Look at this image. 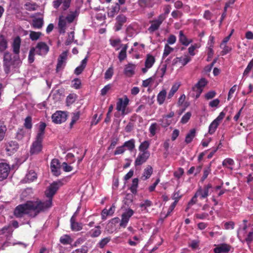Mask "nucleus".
Here are the masks:
<instances>
[{
	"mask_svg": "<svg viewBox=\"0 0 253 253\" xmlns=\"http://www.w3.org/2000/svg\"><path fill=\"white\" fill-rule=\"evenodd\" d=\"M21 45V39L19 37H16L13 40L12 44V51L14 56L8 52H5L3 55V68L6 74L10 73L11 67L16 68L21 63L19 57L20 48Z\"/></svg>",
	"mask_w": 253,
	"mask_h": 253,
	"instance_id": "f257e3e1",
	"label": "nucleus"
},
{
	"mask_svg": "<svg viewBox=\"0 0 253 253\" xmlns=\"http://www.w3.org/2000/svg\"><path fill=\"white\" fill-rule=\"evenodd\" d=\"M43 211V209L37 201H28L25 204L19 205L16 207L14 211V215L17 218H21L25 214L31 217H35L40 212Z\"/></svg>",
	"mask_w": 253,
	"mask_h": 253,
	"instance_id": "f03ea898",
	"label": "nucleus"
},
{
	"mask_svg": "<svg viewBox=\"0 0 253 253\" xmlns=\"http://www.w3.org/2000/svg\"><path fill=\"white\" fill-rule=\"evenodd\" d=\"M62 185V183L60 181L53 182L49 186L45 192V195L47 198V200L44 201L37 200L38 203L40 204V206L43 209V211L51 207L52 197Z\"/></svg>",
	"mask_w": 253,
	"mask_h": 253,
	"instance_id": "7ed1b4c3",
	"label": "nucleus"
},
{
	"mask_svg": "<svg viewBox=\"0 0 253 253\" xmlns=\"http://www.w3.org/2000/svg\"><path fill=\"white\" fill-rule=\"evenodd\" d=\"M49 47L45 42H39L35 47L31 48L30 50L28 56L29 62L32 63L34 61L35 54L40 56H45L49 51Z\"/></svg>",
	"mask_w": 253,
	"mask_h": 253,
	"instance_id": "20e7f679",
	"label": "nucleus"
},
{
	"mask_svg": "<svg viewBox=\"0 0 253 253\" xmlns=\"http://www.w3.org/2000/svg\"><path fill=\"white\" fill-rule=\"evenodd\" d=\"M77 16L78 14L76 11H70L66 16L63 15L60 16L59 17L58 26L60 31H62L63 33H64L67 24L73 22Z\"/></svg>",
	"mask_w": 253,
	"mask_h": 253,
	"instance_id": "39448f33",
	"label": "nucleus"
},
{
	"mask_svg": "<svg viewBox=\"0 0 253 253\" xmlns=\"http://www.w3.org/2000/svg\"><path fill=\"white\" fill-rule=\"evenodd\" d=\"M191 60V58L188 55L185 54L180 57H177L173 59L172 66H179L180 67H183L188 64Z\"/></svg>",
	"mask_w": 253,
	"mask_h": 253,
	"instance_id": "423d86ee",
	"label": "nucleus"
},
{
	"mask_svg": "<svg viewBox=\"0 0 253 253\" xmlns=\"http://www.w3.org/2000/svg\"><path fill=\"white\" fill-rule=\"evenodd\" d=\"M212 188L211 183L204 185L203 187H199L196 192V195L201 199H204L208 197L209 195L210 189Z\"/></svg>",
	"mask_w": 253,
	"mask_h": 253,
	"instance_id": "0eeeda50",
	"label": "nucleus"
},
{
	"mask_svg": "<svg viewBox=\"0 0 253 253\" xmlns=\"http://www.w3.org/2000/svg\"><path fill=\"white\" fill-rule=\"evenodd\" d=\"M207 83L208 81L206 79L202 78L193 87V90L196 92V94L195 95L196 98H198L199 97L203 90L204 87L207 85Z\"/></svg>",
	"mask_w": 253,
	"mask_h": 253,
	"instance_id": "6e6552de",
	"label": "nucleus"
},
{
	"mask_svg": "<svg viewBox=\"0 0 253 253\" xmlns=\"http://www.w3.org/2000/svg\"><path fill=\"white\" fill-rule=\"evenodd\" d=\"M134 211L128 209L122 214V218L120 223V227L125 228L129 221L130 218L133 215Z\"/></svg>",
	"mask_w": 253,
	"mask_h": 253,
	"instance_id": "1a4fd4ad",
	"label": "nucleus"
},
{
	"mask_svg": "<svg viewBox=\"0 0 253 253\" xmlns=\"http://www.w3.org/2000/svg\"><path fill=\"white\" fill-rule=\"evenodd\" d=\"M80 209V207H79L70 219L71 228L74 231H79L83 228L82 223L76 221V217Z\"/></svg>",
	"mask_w": 253,
	"mask_h": 253,
	"instance_id": "9d476101",
	"label": "nucleus"
},
{
	"mask_svg": "<svg viewBox=\"0 0 253 253\" xmlns=\"http://www.w3.org/2000/svg\"><path fill=\"white\" fill-rule=\"evenodd\" d=\"M129 99L125 95L124 98H119L117 103L116 109L118 111H121L122 115H125L126 108L128 104Z\"/></svg>",
	"mask_w": 253,
	"mask_h": 253,
	"instance_id": "9b49d317",
	"label": "nucleus"
},
{
	"mask_svg": "<svg viewBox=\"0 0 253 253\" xmlns=\"http://www.w3.org/2000/svg\"><path fill=\"white\" fill-rule=\"evenodd\" d=\"M67 119L66 113L58 111H56L52 115L53 122L57 124H60L64 122Z\"/></svg>",
	"mask_w": 253,
	"mask_h": 253,
	"instance_id": "f8f14e48",
	"label": "nucleus"
},
{
	"mask_svg": "<svg viewBox=\"0 0 253 253\" xmlns=\"http://www.w3.org/2000/svg\"><path fill=\"white\" fill-rule=\"evenodd\" d=\"M43 139H38L36 138V140L33 142L30 148V153L31 154H37L40 153L42 149V142Z\"/></svg>",
	"mask_w": 253,
	"mask_h": 253,
	"instance_id": "ddd939ff",
	"label": "nucleus"
},
{
	"mask_svg": "<svg viewBox=\"0 0 253 253\" xmlns=\"http://www.w3.org/2000/svg\"><path fill=\"white\" fill-rule=\"evenodd\" d=\"M150 156V152H139L135 161V166H140L145 163Z\"/></svg>",
	"mask_w": 253,
	"mask_h": 253,
	"instance_id": "4468645a",
	"label": "nucleus"
},
{
	"mask_svg": "<svg viewBox=\"0 0 253 253\" xmlns=\"http://www.w3.org/2000/svg\"><path fill=\"white\" fill-rule=\"evenodd\" d=\"M164 20L163 17L159 15L157 18L151 21L150 22L151 25L148 28L149 32L153 33L158 30Z\"/></svg>",
	"mask_w": 253,
	"mask_h": 253,
	"instance_id": "2eb2a0df",
	"label": "nucleus"
},
{
	"mask_svg": "<svg viewBox=\"0 0 253 253\" xmlns=\"http://www.w3.org/2000/svg\"><path fill=\"white\" fill-rule=\"evenodd\" d=\"M67 54L66 52H62L58 58L57 64L56 66V71L59 72L63 69L65 66Z\"/></svg>",
	"mask_w": 253,
	"mask_h": 253,
	"instance_id": "dca6fc26",
	"label": "nucleus"
},
{
	"mask_svg": "<svg viewBox=\"0 0 253 253\" xmlns=\"http://www.w3.org/2000/svg\"><path fill=\"white\" fill-rule=\"evenodd\" d=\"M173 112H170L169 114L163 116V118L159 120L161 125L163 127L168 126L172 123V118L174 116Z\"/></svg>",
	"mask_w": 253,
	"mask_h": 253,
	"instance_id": "f3484780",
	"label": "nucleus"
},
{
	"mask_svg": "<svg viewBox=\"0 0 253 253\" xmlns=\"http://www.w3.org/2000/svg\"><path fill=\"white\" fill-rule=\"evenodd\" d=\"M60 168L61 166L58 159H54L51 161L50 169L53 175L57 176L60 174Z\"/></svg>",
	"mask_w": 253,
	"mask_h": 253,
	"instance_id": "a211bd4d",
	"label": "nucleus"
},
{
	"mask_svg": "<svg viewBox=\"0 0 253 253\" xmlns=\"http://www.w3.org/2000/svg\"><path fill=\"white\" fill-rule=\"evenodd\" d=\"M155 62V57L151 54H147L145 61V67L142 69V72L146 73L148 70L153 66Z\"/></svg>",
	"mask_w": 253,
	"mask_h": 253,
	"instance_id": "6ab92c4d",
	"label": "nucleus"
},
{
	"mask_svg": "<svg viewBox=\"0 0 253 253\" xmlns=\"http://www.w3.org/2000/svg\"><path fill=\"white\" fill-rule=\"evenodd\" d=\"M9 167L5 163L0 164V181L7 178L9 171Z\"/></svg>",
	"mask_w": 253,
	"mask_h": 253,
	"instance_id": "aec40b11",
	"label": "nucleus"
},
{
	"mask_svg": "<svg viewBox=\"0 0 253 253\" xmlns=\"http://www.w3.org/2000/svg\"><path fill=\"white\" fill-rule=\"evenodd\" d=\"M136 65L133 63H129L125 65L124 68V74L128 77H131L135 74Z\"/></svg>",
	"mask_w": 253,
	"mask_h": 253,
	"instance_id": "412c9836",
	"label": "nucleus"
},
{
	"mask_svg": "<svg viewBox=\"0 0 253 253\" xmlns=\"http://www.w3.org/2000/svg\"><path fill=\"white\" fill-rule=\"evenodd\" d=\"M18 148V144L15 141H10L6 144V150L10 155L14 153Z\"/></svg>",
	"mask_w": 253,
	"mask_h": 253,
	"instance_id": "4be33fe9",
	"label": "nucleus"
},
{
	"mask_svg": "<svg viewBox=\"0 0 253 253\" xmlns=\"http://www.w3.org/2000/svg\"><path fill=\"white\" fill-rule=\"evenodd\" d=\"M102 233L101 228L100 226H96L94 228L91 229L86 233V236L91 238H97L99 237Z\"/></svg>",
	"mask_w": 253,
	"mask_h": 253,
	"instance_id": "5701e85b",
	"label": "nucleus"
},
{
	"mask_svg": "<svg viewBox=\"0 0 253 253\" xmlns=\"http://www.w3.org/2000/svg\"><path fill=\"white\" fill-rule=\"evenodd\" d=\"M231 246L227 244H221L218 245L213 250L214 253H226L230 251Z\"/></svg>",
	"mask_w": 253,
	"mask_h": 253,
	"instance_id": "b1692460",
	"label": "nucleus"
},
{
	"mask_svg": "<svg viewBox=\"0 0 253 253\" xmlns=\"http://www.w3.org/2000/svg\"><path fill=\"white\" fill-rule=\"evenodd\" d=\"M179 41L184 46H188L190 43L192 42L193 40L191 39H188L184 34L182 31H180L179 32Z\"/></svg>",
	"mask_w": 253,
	"mask_h": 253,
	"instance_id": "393cba45",
	"label": "nucleus"
},
{
	"mask_svg": "<svg viewBox=\"0 0 253 253\" xmlns=\"http://www.w3.org/2000/svg\"><path fill=\"white\" fill-rule=\"evenodd\" d=\"M214 44V38L213 36H210L208 42V56L209 58H211L213 55V50L212 48Z\"/></svg>",
	"mask_w": 253,
	"mask_h": 253,
	"instance_id": "a878e982",
	"label": "nucleus"
},
{
	"mask_svg": "<svg viewBox=\"0 0 253 253\" xmlns=\"http://www.w3.org/2000/svg\"><path fill=\"white\" fill-rule=\"evenodd\" d=\"M115 210V206L113 205L111 208L107 210L106 209H104L102 211L101 213V217L102 219L105 220L106 219L107 216L108 215H112L114 213Z\"/></svg>",
	"mask_w": 253,
	"mask_h": 253,
	"instance_id": "bb28decb",
	"label": "nucleus"
},
{
	"mask_svg": "<svg viewBox=\"0 0 253 253\" xmlns=\"http://www.w3.org/2000/svg\"><path fill=\"white\" fill-rule=\"evenodd\" d=\"M234 164V160L231 158H226L222 162V166L230 170H233Z\"/></svg>",
	"mask_w": 253,
	"mask_h": 253,
	"instance_id": "cd10ccee",
	"label": "nucleus"
},
{
	"mask_svg": "<svg viewBox=\"0 0 253 253\" xmlns=\"http://www.w3.org/2000/svg\"><path fill=\"white\" fill-rule=\"evenodd\" d=\"M46 126L45 123L41 122L40 123L39 130L36 136V137H38V139H43Z\"/></svg>",
	"mask_w": 253,
	"mask_h": 253,
	"instance_id": "c85d7f7f",
	"label": "nucleus"
},
{
	"mask_svg": "<svg viewBox=\"0 0 253 253\" xmlns=\"http://www.w3.org/2000/svg\"><path fill=\"white\" fill-rule=\"evenodd\" d=\"M32 26L35 29H40L42 28L43 25V20L42 18H37L33 20Z\"/></svg>",
	"mask_w": 253,
	"mask_h": 253,
	"instance_id": "c756f323",
	"label": "nucleus"
},
{
	"mask_svg": "<svg viewBox=\"0 0 253 253\" xmlns=\"http://www.w3.org/2000/svg\"><path fill=\"white\" fill-rule=\"evenodd\" d=\"M37 178L36 173L33 170H30L26 174L25 180L27 182H31L36 180Z\"/></svg>",
	"mask_w": 253,
	"mask_h": 253,
	"instance_id": "7c9ffc66",
	"label": "nucleus"
},
{
	"mask_svg": "<svg viewBox=\"0 0 253 253\" xmlns=\"http://www.w3.org/2000/svg\"><path fill=\"white\" fill-rule=\"evenodd\" d=\"M153 172V169L151 166H147V167L144 169L142 178L145 180L149 178L152 175Z\"/></svg>",
	"mask_w": 253,
	"mask_h": 253,
	"instance_id": "2f4dec72",
	"label": "nucleus"
},
{
	"mask_svg": "<svg viewBox=\"0 0 253 253\" xmlns=\"http://www.w3.org/2000/svg\"><path fill=\"white\" fill-rule=\"evenodd\" d=\"M150 142L149 141L145 140L141 143L138 147V150L140 152H150L148 149L150 146Z\"/></svg>",
	"mask_w": 253,
	"mask_h": 253,
	"instance_id": "473e14b6",
	"label": "nucleus"
},
{
	"mask_svg": "<svg viewBox=\"0 0 253 253\" xmlns=\"http://www.w3.org/2000/svg\"><path fill=\"white\" fill-rule=\"evenodd\" d=\"M167 96V91L163 89L161 90L157 95V101L160 105L164 103Z\"/></svg>",
	"mask_w": 253,
	"mask_h": 253,
	"instance_id": "72a5a7b5",
	"label": "nucleus"
},
{
	"mask_svg": "<svg viewBox=\"0 0 253 253\" xmlns=\"http://www.w3.org/2000/svg\"><path fill=\"white\" fill-rule=\"evenodd\" d=\"M7 48V40L3 35H0V52H3Z\"/></svg>",
	"mask_w": 253,
	"mask_h": 253,
	"instance_id": "f704fd0d",
	"label": "nucleus"
},
{
	"mask_svg": "<svg viewBox=\"0 0 253 253\" xmlns=\"http://www.w3.org/2000/svg\"><path fill=\"white\" fill-rule=\"evenodd\" d=\"M196 131L194 129H192L187 134L185 139V142L187 144H189L192 142L195 136Z\"/></svg>",
	"mask_w": 253,
	"mask_h": 253,
	"instance_id": "c9c22d12",
	"label": "nucleus"
},
{
	"mask_svg": "<svg viewBox=\"0 0 253 253\" xmlns=\"http://www.w3.org/2000/svg\"><path fill=\"white\" fill-rule=\"evenodd\" d=\"M12 232L13 231L9 226H4L0 230V235L5 234V236L8 238L11 236Z\"/></svg>",
	"mask_w": 253,
	"mask_h": 253,
	"instance_id": "e433bc0d",
	"label": "nucleus"
},
{
	"mask_svg": "<svg viewBox=\"0 0 253 253\" xmlns=\"http://www.w3.org/2000/svg\"><path fill=\"white\" fill-rule=\"evenodd\" d=\"M123 146L125 148L126 147L128 150L131 151L135 147V140L131 139L128 141H126L124 143Z\"/></svg>",
	"mask_w": 253,
	"mask_h": 253,
	"instance_id": "4c0bfd02",
	"label": "nucleus"
},
{
	"mask_svg": "<svg viewBox=\"0 0 253 253\" xmlns=\"http://www.w3.org/2000/svg\"><path fill=\"white\" fill-rule=\"evenodd\" d=\"M173 51V48L170 47L169 45H168V44H166L164 47V50L163 54V58H165Z\"/></svg>",
	"mask_w": 253,
	"mask_h": 253,
	"instance_id": "58836bf2",
	"label": "nucleus"
},
{
	"mask_svg": "<svg viewBox=\"0 0 253 253\" xmlns=\"http://www.w3.org/2000/svg\"><path fill=\"white\" fill-rule=\"evenodd\" d=\"M219 125V124H218V123L213 121L209 126V133L210 134H212L214 133Z\"/></svg>",
	"mask_w": 253,
	"mask_h": 253,
	"instance_id": "ea45409f",
	"label": "nucleus"
},
{
	"mask_svg": "<svg viewBox=\"0 0 253 253\" xmlns=\"http://www.w3.org/2000/svg\"><path fill=\"white\" fill-rule=\"evenodd\" d=\"M158 125L156 123H153L150 125V126L149 128V131L150 133V136H151V137L154 136L156 134V131L158 129Z\"/></svg>",
	"mask_w": 253,
	"mask_h": 253,
	"instance_id": "a19ab883",
	"label": "nucleus"
},
{
	"mask_svg": "<svg viewBox=\"0 0 253 253\" xmlns=\"http://www.w3.org/2000/svg\"><path fill=\"white\" fill-rule=\"evenodd\" d=\"M179 84H173L169 94H168V98L169 99H170L173 96V95L174 94V93L177 91V90L179 88Z\"/></svg>",
	"mask_w": 253,
	"mask_h": 253,
	"instance_id": "79ce46f5",
	"label": "nucleus"
},
{
	"mask_svg": "<svg viewBox=\"0 0 253 253\" xmlns=\"http://www.w3.org/2000/svg\"><path fill=\"white\" fill-rule=\"evenodd\" d=\"M114 74V70L113 66L110 67L106 71L104 75V79L108 80L111 79Z\"/></svg>",
	"mask_w": 253,
	"mask_h": 253,
	"instance_id": "37998d69",
	"label": "nucleus"
},
{
	"mask_svg": "<svg viewBox=\"0 0 253 253\" xmlns=\"http://www.w3.org/2000/svg\"><path fill=\"white\" fill-rule=\"evenodd\" d=\"M140 240L137 236H133L132 239H129L128 241V244L131 246H136L139 243Z\"/></svg>",
	"mask_w": 253,
	"mask_h": 253,
	"instance_id": "c03bdc74",
	"label": "nucleus"
},
{
	"mask_svg": "<svg viewBox=\"0 0 253 253\" xmlns=\"http://www.w3.org/2000/svg\"><path fill=\"white\" fill-rule=\"evenodd\" d=\"M247 231H244L242 230H238L237 231V237L239 240L242 243L245 242V238L247 235Z\"/></svg>",
	"mask_w": 253,
	"mask_h": 253,
	"instance_id": "a18cd8bd",
	"label": "nucleus"
},
{
	"mask_svg": "<svg viewBox=\"0 0 253 253\" xmlns=\"http://www.w3.org/2000/svg\"><path fill=\"white\" fill-rule=\"evenodd\" d=\"M111 240L110 237H106L102 239L97 244L98 246L101 248H103Z\"/></svg>",
	"mask_w": 253,
	"mask_h": 253,
	"instance_id": "49530a36",
	"label": "nucleus"
},
{
	"mask_svg": "<svg viewBox=\"0 0 253 253\" xmlns=\"http://www.w3.org/2000/svg\"><path fill=\"white\" fill-rule=\"evenodd\" d=\"M41 35L42 33L40 32L31 31L29 36L32 41H37L40 38Z\"/></svg>",
	"mask_w": 253,
	"mask_h": 253,
	"instance_id": "de8ad7c7",
	"label": "nucleus"
},
{
	"mask_svg": "<svg viewBox=\"0 0 253 253\" xmlns=\"http://www.w3.org/2000/svg\"><path fill=\"white\" fill-rule=\"evenodd\" d=\"M220 47L222 49V50L221 52V54L222 55H224L230 52L232 48L231 46H229L226 44H224L222 46V44L220 45Z\"/></svg>",
	"mask_w": 253,
	"mask_h": 253,
	"instance_id": "09e8293b",
	"label": "nucleus"
},
{
	"mask_svg": "<svg viewBox=\"0 0 253 253\" xmlns=\"http://www.w3.org/2000/svg\"><path fill=\"white\" fill-rule=\"evenodd\" d=\"M110 44L114 47H116V50H118L120 49V47L118 46L119 44L121 43V41L119 39H110Z\"/></svg>",
	"mask_w": 253,
	"mask_h": 253,
	"instance_id": "8fccbe9b",
	"label": "nucleus"
},
{
	"mask_svg": "<svg viewBox=\"0 0 253 253\" xmlns=\"http://www.w3.org/2000/svg\"><path fill=\"white\" fill-rule=\"evenodd\" d=\"M76 95L75 94H70L66 98V103L68 105L73 104L76 100Z\"/></svg>",
	"mask_w": 253,
	"mask_h": 253,
	"instance_id": "3c124183",
	"label": "nucleus"
},
{
	"mask_svg": "<svg viewBox=\"0 0 253 253\" xmlns=\"http://www.w3.org/2000/svg\"><path fill=\"white\" fill-rule=\"evenodd\" d=\"M60 242L63 245H68L71 243V238L68 235H64L61 237Z\"/></svg>",
	"mask_w": 253,
	"mask_h": 253,
	"instance_id": "603ef678",
	"label": "nucleus"
},
{
	"mask_svg": "<svg viewBox=\"0 0 253 253\" xmlns=\"http://www.w3.org/2000/svg\"><path fill=\"white\" fill-rule=\"evenodd\" d=\"M24 126L28 129H31L32 127V118L30 116H28L25 119V122L24 124Z\"/></svg>",
	"mask_w": 253,
	"mask_h": 253,
	"instance_id": "864d4df0",
	"label": "nucleus"
},
{
	"mask_svg": "<svg viewBox=\"0 0 253 253\" xmlns=\"http://www.w3.org/2000/svg\"><path fill=\"white\" fill-rule=\"evenodd\" d=\"M152 205V202L151 201L146 200L141 203L140 207L142 209V210H146L147 208L151 207Z\"/></svg>",
	"mask_w": 253,
	"mask_h": 253,
	"instance_id": "5fc2aeb1",
	"label": "nucleus"
},
{
	"mask_svg": "<svg viewBox=\"0 0 253 253\" xmlns=\"http://www.w3.org/2000/svg\"><path fill=\"white\" fill-rule=\"evenodd\" d=\"M26 134V130L23 128L19 129L16 133V138L22 140Z\"/></svg>",
	"mask_w": 253,
	"mask_h": 253,
	"instance_id": "6e6d98bb",
	"label": "nucleus"
},
{
	"mask_svg": "<svg viewBox=\"0 0 253 253\" xmlns=\"http://www.w3.org/2000/svg\"><path fill=\"white\" fill-rule=\"evenodd\" d=\"M81 86V81L78 78L74 79L72 81V86L75 89H79Z\"/></svg>",
	"mask_w": 253,
	"mask_h": 253,
	"instance_id": "4d7b16f0",
	"label": "nucleus"
},
{
	"mask_svg": "<svg viewBox=\"0 0 253 253\" xmlns=\"http://www.w3.org/2000/svg\"><path fill=\"white\" fill-rule=\"evenodd\" d=\"M120 10V5L118 3H116L115 6L111 8V11L108 13V14L111 16H113L117 13Z\"/></svg>",
	"mask_w": 253,
	"mask_h": 253,
	"instance_id": "13d9d810",
	"label": "nucleus"
},
{
	"mask_svg": "<svg viewBox=\"0 0 253 253\" xmlns=\"http://www.w3.org/2000/svg\"><path fill=\"white\" fill-rule=\"evenodd\" d=\"M80 115V114L79 112L73 113L72 117V120L70 123L71 127H72L73 125L79 119Z\"/></svg>",
	"mask_w": 253,
	"mask_h": 253,
	"instance_id": "bf43d9fd",
	"label": "nucleus"
},
{
	"mask_svg": "<svg viewBox=\"0 0 253 253\" xmlns=\"http://www.w3.org/2000/svg\"><path fill=\"white\" fill-rule=\"evenodd\" d=\"M74 39V32H71L68 34V38L65 42V44L68 45L72 43Z\"/></svg>",
	"mask_w": 253,
	"mask_h": 253,
	"instance_id": "052dcab7",
	"label": "nucleus"
},
{
	"mask_svg": "<svg viewBox=\"0 0 253 253\" xmlns=\"http://www.w3.org/2000/svg\"><path fill=\"white\" fill-rule=\"evenodd\" d=\"M191 112H187L182 117V118L181 119V121H180V122L182 124H183L187 123L188 122V121L190 119V118H191Z\"/></svg>",
	"mask_w": 253,
	"mask_h": 253,
	"instance_id": "680f3d73",
	"label": "nucleus"
},
{
	"mask_svg": "<svg viewBox=\"0 0 253 253\" xmlns=\"http://www.w3.org/2000/svg\"><path fill=\"white\" fill-rule=\"evenodd\" d=\"M25 7L26 10L33 11L36 9L37 5L34 3L27 2L25 4Z\"/></svg>",
	"mask_w": 253,
	"mask_h": 253,
	"instance_id": "e2e57ef3",
	"label": "nucleus"
},
{
	"mask_svg": "<svg viewBox=\"0 0 253 253\" xmlns=\"http://www.w3.org/2000/svg\"><path fill=\"white\" fill-rule=\"evenodd\" d=\"M176 41V37L174 35H170L167 39L166 44L172 45L175 43Z\"/></svg>",
	"mask_w": 253,
	"mask_h": 253,
	"instance_id": "0e129e2a",
	"label": "nucleus"
},
{
	"mask_svg": "<svg viewBox=\"0 0 253 253\" xmlns=\"http://www.w3.org/2000/svg\"><path fill=\"white\" fill-rule=\"evenodd\" d=\"M6 131V126H5L2 125L0 123V141H1L4 138Z\"/></svg>",
	"mask_w": 253,
	"mask_h": 253,
	"instance_id": "69168bd1",
	"label": "nucleus"
},
{
	"mask_svg": "<svg viewBox=\"0 0 253 253\" xmlns=\"http://www.w3.org/2000/svg\"><path fill=\"white\" fill-rule=\"evenodd\" d=\"M245 242H246L248 244H250L253 240V232L251 231L246 236L245 239Z\"/></svg>",
	"mask_w": 253,
	"mask_h": 253,
	"instance_id": "338daca9",
	"label": "nucleus"
},
{
	"mask_svg": "<svg viewBox=\"0 0 253 253\" xmlns=\"http://www.w3.org/2000/svg\"><path fill=\"white\" fill-rule=\"evenodd\" d=\"M73 253H87L88 252V248L86 246H82V248L78 249L74 251Z\"/></svg>",
	"mask_w": 253,
	"mask_h": 253,
	"instance_id": "774afa93",
	"label": "nucleus"
}]
</instances>
